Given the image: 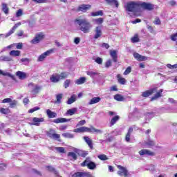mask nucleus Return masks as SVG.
<instances>
[{"mask_svg": "<svg viewBox=\"0 0 177 177\" xmlns=\"http://www.w3.org/2000/svg\"><path fill=\"white\" fill-rule=\"evenodd\" d=\"M75 24L79 26L80 31H82L84 34H89L93 27L92 24L86 18H77L75 19Z\"/></svg>", "mask_w": 177, "mask_h": 177, "instance_id": "obj_1", "label": "nucleus"}, {"mask_svg": "<svg viewBox=\"0 0 177 177\" xmlns=\"http://www.w3.org/2000/svg\"><path fill=\"white\" fill-rule=\"evenodd\" d=\"M125 9L127 12L133 13L134 16H136V13L140 10V4L138 2L130 1L125 6Z\"/></svg>", "mask_w": 177, "mask_h": 177, "instance_id": "obj_2", "label": "nucleus"}, {"mask_svg": "<svg viewBox=\"0 0 177 177\" xmlns=\"http://www.w3.org/2000/svg\"><path fill=\"white\" fill-rule=\"evenodd\" d=\"M68 74L69 73L67 72H63L61 74L55 73L50 77V81L56 84L59 82L60 80H65V78H67V77H68Z\"/></svg>", "mask_w": 177, "mask_h": 177, "instance_id": "obj_3", "label": "nucleus"}, {"mask_svg": "<svg viewBox=\"0 0 177 177\" xmlns=\"http://www.w3.org/2000/svg\"><path fill=\"white\" fill-rule=\"evenodd\" d=\"M28 86L31 89L30 92L33 96H35V95H38L41 89H42V86L33 83H30L28 84Z\"/></svg>", "mask_w": 177, "mask_h": 177, "instance_id": "obj_4", "label": "nucleus"}, {"mask_svg": "<svg viewBox=\"0 0 177 177\" xmlns=\"http://www.w3.org/2000/svg\"><path fill=\"white\" fill-rule=\"evenodd\" d=\"M45 35L43 32H39L35 35V37L31 40V43L33 44H39L40 41L44 39Z\"/></svg>", "mask_w": 177, "mask_h": 177, "instance_id": "obj_5", "label": "nucleus"}, {"mask_svg": "<svg viewBox=\"0 0 177 177\" xmlns=\"http://www.w3.org/2000/svg\"><path fill=\"white\" fill-rule=\"evenodd\" d=\"M53 52H55V48H52V49H50V50L46 51L45 53L41 54L38 57V62H44V60H45V59H46V57L50 56V55H52V53H53Z\"/></svg>", "mask_w": 177, "mask_h": 177, "instance_id": "obj_6", "label": "nucleus"}, {"mask_svg": "<svg viewBox=\"0 0 177 177\" xmlns=\"http://www.w3.org/2000/svg\"><path fill=\"white\" fill-rule=\"evenodd\" d=\"M103 35V32L102 31V26H96L94 30V39H99Z\"/></svg>", "mask_w": 177, "mask_h": 177, "instance_id": "obj_7", "label": "nucleus"}, {"mask_svg": "<svg viewBox=\"0 0 177 177\" xmlns=\"http://www.w3.org/2000/svg\"><path fill=\"white\" fill-rule=\"evenodd\" d=\"M118 168L119 169L118 171V175H120V176H124V177L128 176V170H127V168L120 165H118Z\"/></svg>", "mask_w": 177, "mask_h": 177, "instance_id": "obj_8", "label": "nucleus"}, {"mask_svg": "<svg viewBox=\"0 0 177 177\" xmlns=\"http://www.w3.org/2000/svg\"><path fill=\"white\" fill-rule=\"evenodd\" d=\"M47 135L48 138H50L51 139H55V140H58V139H60V134L55 133V130L53 129H50Z\"/></svg>", "mask_w": 177, "mask_h": 177, "instance_id": "obj_9", "label": "nucleus"}, {"mask_svg": "<svg viewBox=\"0 0 177 177\" xmlns=\"http://www.w3.org/2000/svg\"><path fill=\"white\" fill-rule=\"evenodd\" d=\"M156 91H157V88H151L145 92H142V97H149V96L153 95V93H154V92H156Z\"/></svg>", "mask_w": 177, "mask_h": 177, "instance_id": "obj_10", "label": "nucleus"}, {"mask_svg": "<svg viewBox=\"0 0 177 177\" xmlns=\"http://www.w3.org/2000/svg\"><path fill=\"white\" fill-rule=\"evenodd\" d=\"M89 131H91L89 127H82L80 128L75 129L73 132H75L76 133H81L82 132H89Z\"/></svg>", "mask_w": 177, "mask_h": 177, "instance_id": "obj_11", "label": "nucleus"}, {"mask_svg": "<svg viewBox=\"0 0 177 177\" xmlns=\"http://www.w3.org/2000/svg\"><path fill=\"white\" fill-rule=\"evenodd\" d=\"M140 6H142L143 9H146L147 10H153V9H154V6L149 3L143 2L140 4Z\"/></svg>", "mask_w": 177, "mask_h": 177, "instance_id": "obj_12", "label": "nucleus"}, {"mask_svg": "<svg viewBox=\"0 0 177 177\" xmlns=\"http://www.w3.org/2000/svg\"><path fill=\"white\" fill-rule=\"evenodd\" d=\"M73 176L75 177H92V175L89 172H76L74 174Z\"/></svg>", "mask_w": 177, "mask_h": 177, "instance_id": "obj_13", "label": "nucleus"}, {"mask_svg": "<svg viewBox=\"0 0 177 177\" xmlns=\"http://www.w3.org/2000/svg\"><path fill=\"white\" fill-rule=\"evenodd\" d=\"M140 156H154V153L149 149H142L139 151Z\"/></svg>", "mask_w": 177, "mask_h": 177, "instance_id": "obj_14", "label": "nucleus"}, {"mask_svg": "<svg viewBox=\"0 0 177 177\" xmlns=\"http://www.w3.org/2000/svg\"><path fill=\"white\" fill-rule=\"evenodd\" d=\"M71 121V119H66L64 118H58L57 119H55L53 120V122L55 124H60V123H63V122H68Z\"/></svg>", "mask_w": 177, "mask_h": 177, "instance_id": "obj_15", "label": "nucleus"}, {"mask_svg": "<svg viewBox=\"0 0 177 177\" xmlns=\"http://www.w3.org/2000/svg\"><path fill=\"white\" fill-rule=\"evenodd\" d=\"M32 125L39 127V122H44V118H33Z\"/></svg>", "mask_w": 177, "mask_h": 177, "instance_id": "obj_16", "label": "nucleus"}, {"mask_svg": "<svg viewBox=\"0 0 177 177\" xmlns=\"http://www.w3.org/2000/svg\"><path fill=\"white\" fill-rule=\"evenodd\" d=\"M91 6L89 4H86V5L83 4L79 6L78 10L80 12H83L84 13H85V12H86V10H88V9H91Z\"/></svg>", "mask_w": 177, "mask_h": 177, "instance_id": "obj_17", "label": "nucleus"}, {"mask_svg": "<svg viewBox=\"0 0 177 177\" xmlns=\"http://www.w3.org/2000/svg\"><path fill=\"white\" fill-rule=\"evenodd\" d=\"M111 57L113 60L114 63H117L118 60V55H117V50H113L110 51Z\"/></svg>", "mask_w": 177, "mask_h": 177, "instance_id": "obj_18", "label": "nucleus"}, {"mask_svg": "<svg viewBox=\"0 0 177 177\" xmlns=\"http://www.w3.org/2000/svg\"><path fill=\"white\" fill-rule=\"evenodd\" d=\"M19 26H21V23L19 22L18 24H16L12 27V28L6 35V37H10V35H12V34H13L15 31H16V28H17Z\"/></svg>", "mask_w": 177, "mask_h": 177, "instance_id": "obj_19", "label": "nucleus"}, {"mask_svg": "<svg viewBox=\"0 0 177 177\" xmlns=\"http://www.w3.org/2000/svg\"><path fill=\"white\" fill-rule=\"evenodd\" d=\"M16 75L19 78V80H26V78H27V73L24 72L17 71L16 73Z\"/></svg>", "mask_w": 177, "mask_h": 177, "instance_id": "obj_20", "label": "nucleus"}, {"mask_svg": "<svg viewBox=\"0 0 177 177\" xmlns=\"http://www.w3.org/2000/svg\"><path fill=\"white\" fill-rule=\"evenodd\" d=\"M46 114L48 118H56V117H57V113L50 111V109L46 110Z\"/></svg>", "mask_w": 177, "mask_h": 177, "instance_id": "obj_21", "label": "nucleus"}, {"mask_svg": "<svg viewBox=\"0 0 177 177\" xmlns=\"http://www.w3.org/2000/svg\"><path fill=\"white\" fill-rule=\"evenodd\" d=\"M84 140H85V142L88 145V146L90 147V149H93V144L92 142V140H91V138H89V137L84 136Z\"/></svg>", "mask_w": 177, "mask_h": 177, "instance_id": "obj_22", "label": "nucleus"}, {"mask_svg": "<svg viewBox=\"0 0 177 177\" xmlns=\"http://www.w3.org/2000/svg\"><path fill=\"white\" fill-rule=\"evenodd\" d=\"M68 157L70 158L71 161H75L77 158H78V156H77V153L74 152H68Z\"/></svg>", "mask_w": 177, "mask_h": 177, "instance_id": "obj_23", "label": "nucleus"}, {"mask_svg": "<svg viewBox=\"0 0 177 177\" xmlns=\"http://www.w3.org/2000/svg\"><path fill=\"white\" fill-rule=\"evenodd\" d=\"M86 81V77H82L77 80L75 81V84L77 85H82V84H85V82Z\"/></svg>", "mask_w": 177, "mask_h": 177, "instance_id": "obj_24", "label": "nucleus"}, {"mask_svg": "<svg viewBox=\"0 0 177 177\" xmlns=\"http://www.w3.org/2000/svg\"><path fill=\"white\" fill-rule=\"evenodd\" d=\"M100 100H102V98H100V97H94L90 100L88 104H95V103H99Z\"/></svg>", "mask_w": 177, "mask_h": 177, "instance_id": "obj_25", "label": "nucleus"}, {"mask_svg": "<svg viewBox=\"0 0 177 177\" xmlns=\"http://www.w3.org/2000/svg\"><path fill=\"white\" fill-rule=\"evenodd\" d=\"M105 1L109 5H111V6H113V5H115V8H118L120 5L118 3V1L117 0H105Z\"/></svg>", "mask_w": 177, "mask_h": 177, "instance_id": "obj_26", "label": "nucleus"}, {"mask_svg": "<svg viewBox=\"0 0 177 177\" xmlns=\"http://www.w3.org/2000/svg\"><path fill=\"white\" fill-rule=\"evenodd\" d=\"M77 100V95H72L71 97L66 102L67 104H73Z\"/></svg>", "mask_w": 177, "mask_h": 177, "instance_id": "obj_27", "label": "nucleus"}, {"mask_svg": "<svg viewBox=\"0 0 177 177\" xmlns=\"http://www.w3.org/2000/svg\"><path fill=\"white\" fill-rule=\"evenodd\" d=\"M115 100H117V102H124L125 100V98H124V96L121 94H116L114 95Z\"/></svg>", "mask_w": 177, "mask_h": 177, "instance_id": "obj_28", "label": "nucleus"}, {"mask_svg": "<svg viewBox=\"0 0 177 177\" xmlns=\"http://www.w3.org/2000/svg\"><path fill=\"white\" fill-rule=\"evenodd\" d=\"M75 153H77L79 154V156H80V157H86L88 155V151H81V150H78L76 149Z\"/></svg>", "mask_w": 177, "mask_h": 177, "instance_id": "obj_29", "label": "nucleus"}, {"mask_svg": "<svg viewBox=\"0 0 177 177\" xmlns=\"http://www.w3.org/2000/svg\"><path fill=\"white\" fill-rule=\"evenodd\" d=\"M2 11L5 15H9V7H8V5L5 3H2Z\"/></svg>", "mask_w": 177, "mask_h": 177, "instance_id": "obj_30", "label": "nucleus"}, {"mask_svg": "<svg viewBox=\"0 0 177 177\" xmlns=\"http://www.w3.org/2000/svg\"><path fill=\"white\" fill-rule=\"evenodd\" d=\"M117 77L119 84H121V85H125L127 84V80L121 77V75H118Z\"/></svg>", "mask_w": 177, "mask_h": 177, "instance_id": "obj_31", "label": "nucleus"}, {"mask_svg": "<svg viewBox=\"0 0 177 177\" xmlns=\"http://www.w3.org/2000/svg\"><path fill=\"white\" fill-rule=\"evenodd\" d=\"M77 113V108H73L67 111L66 113V115H74Z\"/></svg>", "mask_w": 177, "mask_h": 177, "instance_id": "obj_32", "label": "nucleus"}, {"mask_svg": "<svg viewBox=\"0 0 177 177\" xmlns=\"http://www.w3.org/2000/svg\"><path fill=\"white\" fill-rule=\"evenodd\" d=\"M89 132L91 133H103V131L100 129H95L93 127H91V128H90V131Z\"/></svg>", "mask_w": 177, "mask_h": 177, "instance_id": "obj_33", "label": "nucleus"}, {"mask_svg": "<svg viewBox=\"0 0 177 177\" xmlns=\"http://www.w3.org/2000/svg\"><path fill=\"white\" fill-rule=\"evenodd\" d=\"M86 74L87 75H89L91 78H95V77H97V75H99V73L93 72V71H87Z\"/></svg>", "mask_w": 177, "mask_h": 177, "instance_id": "obj_34", "label": "nucleus"}, {"mask_svg": "<svg viewBox=\"0 0 177 177\" xmlns=\"http://www.w3.org/2000/svg\"><path fill=\"white\" fill-rule=\"evenodd\" d=\"M118 120H120V116L118 115H115L114 116L111 120V127H113V125H114L115 124V122H117V121H118Z\"/></svg>", "mask_w": 177, "mask_h": 177, "instance_id": "obj_35", "label": "nucleus"}, {"mask_svg": "<svg viewBox=\"0 0 177 177\" xmlns=\"http://www.w3.org/2000/svg\"><path fill=\"white\" fill-rule=\"evenodd\" d=\"M161 93H162V89H160L158 92H157L153 97H151V100H156V99H158V97H161Z\"/></svg>", "mask_w": 177, "mask_h": 177, "instance_id": "obj_36", "label": "nucleus"}, {"mask_svg": "<svg viewBox=\"0 0 177 177\" xmlns=\"http://www.w3.org/2000/svg\"><path fill=\"white\" fill-rule=\"evenodd\" d=\"M92 162V161H91V158H86V160L81 163V166L82 167H85L88 165V164H91Z\"/></svg>", "mask_w": 177, "mask_h": 177, "instance_id": "obj_37", "label": "nucleus"}, {"mask_svg": "<svg viewBox=\"0 0 177 177\" xmlns=\"http://www.w3.org/2000/svg\"><path fill=\"white\" fill-rule=\"evenodd\" d=\"M62 136L64 138H67L68 139H73V138H74V135L70 133H63Z\"/></svg>", "mask_w": 177, "mask_h": 177, "instance_id": "obj_38", "label": "nucleus"}, {"mask_svg": "<svg viewBox=\"0 0 177 177\" xmlns=\"http://www.w3.org/2000/svg\"><path fill=\"white\" fill-rule=\"evenodd\" d=\"M46 169H48V171H50V172H53L54 174H55V175H57V171H56V169H55V168H53V167L46 166Z\"/></svg>", "mask_w": 177, "mask_h": 177, "instance_id": "obj_39", "label": "nucleus"}, {"mask_svg": "<svg viewBox=\"0 0 177 177\" xmlns=\"http://www.w3.org/2000/svg\"><path fill=\"white\" fill-rule=\"evenodd\" d=\"M10 56H20V52L19 50H11L10 52Z\"/></svg>", "mask_w": 177, "mask_h": 177, "instance_id": "obj_40", "label": "nucleus"}, {"mask_svg": "<svg viewBox=\"0 0 177 177\" xmlns=\"http://www.w3.org/2000/svg\"><path fill=\"white\" fill-rule=\"evenodd\" d=\"M87 167L88 168V169H95L96 168V163L94 162H91V163H88Z\"/></svg>", "mask_w": 177, "mask_h": 177, "instance_id": "obj_41", "label": "nucleus"}, {"mask_svg": "<svg viewBox=\"0 0 177 177\" xmlns=\"http://www.w3.org/2000/svg\"><path fill=\"white\" fill-rule=\"evenodd\" d=\"M91 16L95 17V16H103V11L99 10L97 12H91Z\"/></svg>", "mask_w": 177, "mask_h": 177, "instance_id": "obj_42", "label": "nucleus"}, {"mask_svg": "<svg viewBox=\"0 0 177 177\" xmlns=\"http://www.w3.org/2000/svg\"><path fill=\"white\" fill-rule=\"evenodd\" d=\"M97 158L102 161H106V160H109V158L107 157V156L104 154L98 155Z\"/></svg>", "mask_w": 177, "mask_h": 177, "instance_id": "obj_43", "label": "nucleus"}, {"mask_svg": "<svg viewBox=\"0 0 177 177\" xmlns=\"http://www.w3.org/2000/svg\"><path fill=\"white\" fill-rule=\"evenodd\" d=\"M139 36L138 35H135L134 37L131 38V42H133V44L139 42Z\"/></svg>", "mask_w": 177, "mask_h": 177, "instance_id": "obj_44", "label": "nucleus"}, {"mask_svg": "<svg viewBox=\"0 0 177 177\" xmlns=\"http://www.w3.org/2000/svg\"><path fill=\"white\" fill-rule=\"evenodd\" d=\"M1 60H2L3 62H12V58L8 56H2L1 57Z\"/></svg>", "mask_w": 177, "mask_h": 177, "instance_id": "obj_45", "label": "nucleus"}, {"mask_svg": "<svg viewBox=\"0 0 177 177\" xmlns=\"http://www.w3.org/2000/svg\"><path fill=\"white\" fill-rule=\"evenodd\" d=\"M103 18H98L93 20L94 23L96 24H103Z\"/></svg>", "mask_w": 177, "mask_h": 177, "instance_id": "obj_46", "label": "nucleus"}, {"mask_svg": "<svg viewBox=\"0 0 177 177\" xmlns=\"http://www.w3.org/2000/svg\"><path fill=\"white\" fill-rule=\"evenodd\" d=\"M21 62H22V63H24V64L27 65L30 63V62H31V59H30L28 58H22L21 59Z\"/></svg>", "mask_w": 177, "mask_h": 177, "instance_id": "obj_47", "label": "nucleus"}, {"mask_svg": "<svg viewBox=\"0 0 177 177\" xmlns=\"http://www.w3.org/2000/svg\"><path fill=\"white\" fill-rule=\"evenodd\" d=\"M0 113H1V114H8L9 109L1 108Z\"/></svg>", "mask_w": 177, "mask_h": 177, "instance_id": "obj_48", "label": "nucleus"}, {"mask_svg": "<svg viewBox=\"0 0 177 177\" xmlns=\"http://www.w3.org/2000/svg\"><path fill=\"white\" fill-rule=\"evenodd\" d=\"M132 71V68L131 66H129L127 68V69L124 72V75H128Z\"/></svg>", "mask_w": 177, "mask_h": 177, "instance_id": "obj_49", "label": "nucleus"}, {"mask_svg": "<svg viewBox=\"0 0 177 177\" xmlns=\"http://www.w3.org/2000/svg\"><path fill=\"white\" fill-rule=\"evenodd\" d=\"M17 104V101H16V100L11 101L10 102V107H11V109H13V108L16 107Z\"/></svg>", "mask_w": 177, "mask_h": 177, "instance_id": "obj_50", "label": "nucleus"}, {"mask_svg": "<svg viewBox=\"0 0 177 177\" xmlns=\"http://www.w3.org/2000/svg\"><path fill=\"white\" fill-rule=\"evenodd\" d=\"M56 99H57V103H60L62 99H63V94H58V95H57Z\"/></svg>", "mask_w": 177, "mask_h": 177, "instance_id": "obj_51", "label": "nucleus"}, {"mask_svg": "<svg viewBox=\"0 0 177 177\" xmlns=\"http://www.w3.org/2000/svg\"><path fill=\"white\" fill-rule=\"evenodd\" d=\"M97 64H102L103 59L100 57H97L95 59H94Z\"/></svg>", "mask_w": 177, "mask_h": 177, "instance_id": "obj_52", "label": "nucleus"}, {"mask_svg": "<svg viewBox=\"0 0 177 177\" xmlns=\"http://www.w3.org/2000/svg\"><path fill=\"white\" fill-rule=\"evenodd\" d=\"M23 16V10L21 9H19L17 11V13H16V17H20Z\"/></svg>", "mask_w": 177, "mask_h": 177, "instance_id": "obj_53", "label": "nucleus"}, {"mask_svg": "<svg viewBox=\"0 0 177 177\" xmlns=\"http://www.w3.org/2000/svg\"><path fill=\"white\" fill-rule=\"evenodd\" d=\"M85 124H86V121L85 120H82L77 123L76 127H82V125H85Z\"/></svg>", "mask_w": 177, "mask_h": 177, "instance_id": "obj_54", "label": "nucleus"}, {"mask_svg": "<svg viewBox=\"0 0 177 177\" xmlns=\"http://www.w3.org/2000/svg\"><path fill=\"white\" fill-rule=\"evenodd\" d=\"M71 82V81L70 80H66L64 82V88H68V86H70Z\"/></svg>", "mask_w": 177, "mask_h": 177, "instance_id": "obj_55", "label": "nucleus"}, {"mask_svg": "<svg viewBox=\"0 0 177 177\" xmlns=\"http://www.w3.org/2000/svg\"><path fill=\"white\" fill-rule=\"evenodd\" d=\"M33 2H37V3H46L48 0H32Z\"/></svg>", "mask_w": 177, "mask_h": 177, "instance_id": "obj_56", "label": "nucleus"}, {"mask_svg": "<svg viewBox=\"0 0 177 177\" xmlns=\"http://www.w3.org/2000/svg\"><path fill=\"white\" fill-rule=\"evenodd\" d=\"M55 150H57V151H59V153H65L64 147H56Z\"/></svg>", "mask_w": 177, "mask_h": 177, "instance_id": "obj_57", "label": "nucleus"}, {"mask_svg": "<svg viewBox=\"0 0 177 177\" xmlns=\"http://www.w3.org/2000/svg\"><path fill=\"white\" fill-rule=\"evenodd\" d=\"M145 60H147V57L143 55H140V58H138V62H145Z\"/></svg>", "mask_w": 177, "mask_h": 177, "instance_id": "obj_58", "label": "nucleus"}, {"mask_svg": "<svg viewBox=\"0 0 177 177\" xmlns=\"http://www.w3.org/2000/svg\"><path fill=\"white\" fill-rule=\"evenodd\" d=\"M37 110H39V107L35 106L28 111V113H34V111H37Z\"/></svg>", "mask_w": 177, "mask_h": 177, "instance_id": "obj_59", "label": "nucleus"}, {"mask_svg": "<svg viewBox=\"0 0 177 177\" xmlns=\"http://www.w3.org/2000/svg\"><path fill=\"white\" fill-rule=\"evenodd\" d=\"M111 61L109 59L105 64V67H106L107 68H109V67H111Z\"/></svg>", "mask_w": 177, "mask_h": 177, "instance_id": "obj_60", "label": "nucleus"}, {"mask_svg": "<svg viewBox=\"0 0 177 177\" xmlns=\"http://www.w3.org/2000/svg\"><path fill=\"white\" fill-rule=\"evenodd\" d=\"M12 102V99L10 98H5L3 100L2 103H10Z\"/></svg>", "mask_w": 177, "mask_h": 177, "instance_id": "obj_61", "label": "nucleus"}, {"mask_svg": "<svg viewBox=\"0 0 177 177\" xmlns=\"http://www.w3.org/2000/svg\"><path fill=\"white\" fill-rule=\"evenodd\" d=\"M133 56H134L135 59H136V60H139V58L140 57V55L138 53H135L133 54Z\"/></svg>", "mask_w": 177, "mask_h": 177, "instance_id": "obj_62", "label": "nucleus"}, {"mask_svg": "<svg viewBox=\"0 0 177 177\" xmlns=\"http://www.w3.org/2000/svg\"><path fill=\"white\" fill-rule=\"evenodd\" d=\"M16 45L17 49H21L23 48V43H18Z\"/></svg>", "mask_w": 177, "mask_h": 177, "instance_id": "obj_63", "label": "nucleus"}, {"mask_svg": "<svg viewBox=\"0 0 177 177\" xmlns=\"http://www.w3.org/2000/svg\"><path fill=\"white\" fill-rule=\"evenodd\" d=\"M176 34H173L171 35V41H176Z\"/></svg>", "mask_w": 177, "mask_h": 177, "instance_id": "obj_64", "label": "nucleus"}]
</instances>
